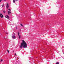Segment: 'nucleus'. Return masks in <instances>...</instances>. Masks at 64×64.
<instances>
[{"instance_id": "13", "label": "nucleus", "mask_w": 64, "mask_h": 64, "mask_svg": "<svg viewBox=\"0 0 64 64\" xmlns=\"http://www.w3.org/2000/svg\"><path fill=\"white\" fill-rule=\"evenodd\" d=\"M1 1H2V0H0V2H1Z\"/></svg>"}, {"instance_id": "17", "label": "nucleus", "mask_w": 64, "mask_h": 64, "mask_svg": "<svg viewBox=\"0 0 64 64\" xmlns=\"http://www.w3.org/2000/svg\"><path fill=\"white\" fill-rule=\"evenodd\" d=\"M6 34H8L7 33H6Z\"/></svg>"}, {"instance_id": "10", "label": "nucleus", "mask_w": 64, "mask_h": 64, "mask_svg": "<svg viewBox=\"0 0 64 64\" xmlns=\"http://www.w3.org/2000/svg\"><path fill=\"white\" fill-rule=\"evenodd\" d=\"M20 25L22 27H23V25H22V24H20Z\"/></svg>"}, {"instance_id": "5", "label": "nucleus", "mask_w": 64, "mask_h": 64, "mask_svg": "<svg viewBox=\"0 0 64 64\" xmlns=\"http://www.w3.org/2000/svg\"><path fill=\"white\" fill-rule=\"evenodd\" d=\"M20 33L19 32L18 33V35L19 36L18 37L19 39H20V38H21V35H20Z\"/></svg>"}, {"instance_id": "9", "label": "nucleus", "mask_w": 64, "mask_h": 64, "mask_svg": "<svg viewBox=\"0 0 64 64\" xmlns=\"http://www.w3.org/2000/svg\"><path fill=\"white\" fill-rule=\"evenodd\" d=\"M13 2L14 3H15V0H13Z\"/></svg>"}, {"instance_id": "6", "label": "nucleus", "mask_w": 64, "mask_h": 64, "mask_svg": "<svg viewBox=\"0 0 64 64\" xmlns=\"http://www.w3.org/2000/svg\"><path fill=\"white\" fill-rule=\"evenodd\" d=\"M6 16H5L6 18H7L8 19H9V16L6 15Z\"/></svg>"}, {"instance_id": "8", "label": "nucleus", "mask_w": 64, "mask_h": 64, "mask_svg": "<svg viewBox=\"0 0 64 64\" xmlns=\"http://www.w3.org/2000/svg\"><path fill=\"white\" fill-rule=\"evenodd\" d=\"M59 64V62H58L56 63V64Z\"/></svg>"}, {"instance_id": "14", "label": "nucleus", "mask_w": 64, "mask_h": 64, "mask_svg": "<svg viewBox=\"0 0 64 64\" xmlns=\"http://www.w3.org/2000/svg\"><path fill=\"white\" fill-rule=\"evenodd\" d=\"M2 60H1V61H2Z\"/></svg>"}, {"instance_id": "12", "label": "nucleus", "mask_w": 64, "mask_h": 64, "mask_svg": "<svg viewBox=\"0 0 64 64\" xmlns=\"http://www.w3.org/2000/svg\"><path fill=\"white\" fill-rule=\"evenodd\" d=\"M14 55H16V54H15Z\"/></svg>"}, {"instance_id": "2", "label": "nucleus", "mask_w": 64, "mask_h": 64, "mask_svg": "<svg viewBox=\"0 0 64 64\" xmlns=\"http://www.w3.org/2000/svg\"><path fill=\"white\" fill-rule=\"evenodd\" d=\"M8 14H10L11 13V10H10V9H8Z\"/></svg>"}, {"instance_id": "16", "label": "nucleus", "mask_w": 64, "mask_h": 64, "mask_svg": "<svg viewBox=\"0 0 64 64\" xmlns=\"http://www.w3.org/2000/svg\"><path fill=\"white\" fill-rule=\"evenodd\" d=\"M16 28L17 29V27H16Z\"/></svg>"}, {"instance_id": "11", "label": "nucleus", "mask_w": 64, "mask_h": 64, "mask_svg": "<svg viewBox=\"0 0 64 64\" xmlns=\"http://www.w3.org/2000/svg\"><path fill=\"white\" fill-rule=\"evenodd\" d=\"M7 51L8 52V53H9V50H7Z\"/></svg>"}, {"instance_id": "18", "label": "nucleus", "mask_w": 64, "mask_h": 64, "mask_svg": "<svg viewBox=\"0 0 64 64\" xmlns=\"http://www.w3.org/2000/svg\"><path fill=\"white\" fill-rule=\"evenodd\" d=\"M4 1H6V0H4Z\"/></svg>"}, {"instance_id": "7", "label": "nucleus", "mask_w": 64, "mask_h": 64, "mask_svg": "<svg viewBox=\"0 0 64 64\" xmlns=\"http://www.w3.org/2000/svg\"><path fill=\"white\" fill-rule=\"evenodd\" d=\"M6 5V8H8L9 7V4H7Z\"/></svg>"}, {"instance_id": "20", "label": "nucleus", "mask_w": 64, "mask_h": 64, "mask_svg": "<svg viewBox=\"0 0 64 64\" xmlns=\"http://www.w3.org/2000/svg\"><path fill=\"white\" fill-rule=\"evenodd\" d=\"M63 53L64 54V53Z\"/></svg>"}, {"instance_id": "19", "label": "nucleus", "mask_w": 64, "mask_h": 64, "mask_svg": "<svg viewBox=\"0 0 64 64\" xmlns=\"http://www.w3.org/2000/svg\"><path fill=\"white\" fill-rule=\"evenodd\" d=\"M4 13H5V12H4Z\"/></svg>"}, {"instance_id": "1", "label": "nucleus", "mask_w": 64, "mask_h": 64, "mask_svg": "<svg viewBox=\"0 0 64 64\" xmlns=\"http://www.w3.org/2000/svg\"><path fill=\"white\" fill-rule=\"evenodd\" d=\"M22 42L21 43V45L20 46V48H27V43L24 40H22Z\"/></svg>"}, {"instance_id": "15", "label": "nucleus", "mask_w": 64, "mask_h": 64, "mask_svg": "<svg viewBox=\"0 0 64 64\" xmlns=\"http://www.w3.org/2000/svg\"><path fill=\"white\" fill-rule=\"evenodd\" d=\"M16 1H17V0H15Z\"/></svg>"}, {"instance_id": "4", "label": "nucleus", "mask_w": 64, "mask_h": 64, "mask_svg": "<svg viewBox=\"0 0 64 64\" xmlns=\"http://www.w3.org/2000/svg\"><path fill=\"white\" fill-rule=\"evenodd\" d=\"M0 17L2 18H3V16L2 14L0 13Z\"/></svg>"}, {"instance_id": "3", "label": "nucleus", "mask_w": 64, "mask_h": 64, "mask_svg": "<svg viewBox=\"0 0 64 64\" xmlns=\"http://www.w3.org/2000/svg\"><path fill=\"white\" fill-rule=\"evenodd\" d=\"M12 39H15L16 38V36H12Z\"/></svg>"}]
</instances>
